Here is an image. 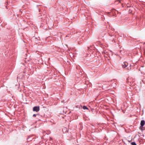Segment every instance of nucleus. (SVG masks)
Returning a JSON list of instances; mask_svg holds the SVG:
<instances>
[{
  "label": "nucleus",
  "mask_w": 145,
  "mask_h": 145,
  "mask_svg": "<svg viewBox=\"0 0 145 145\" xmlns=\"http://www.w3.org/2000/svg\"><path fill=\"white\" fill-rule=\"evenodd\" d=\"M76 108H79V109H80V106H78V105H76Z\"/></svg>",
  "instance_id": "obj_9"
},
{
  "label": "nucleus",
  "mask_w": 145,
  "mask_h": 145,
  "mask_svg": "<svg viewBox=\"0 0 145 145\" xmlns=\"http://www.w3.org/2000/svg\"><path fill=\"white\" fill-rule=\"evenodd\" d=\"M32 139L33 138H31V137L30 136H28L27 138V141L28 142L31 141Z\"/></svg>",
  "instance_id": "obj_5"
},
{
  "label": "nucleus",
  "mask_w": 145,
  "mask_h": 145,
  "mask_svg": "<svg viewBox=\"0 0 145 145\" xmlns=\"http://www.w3.org/2000/svg\"><path fill=\"white\" fill-rule=\"evenodd\" d=\"M83 108L84 110H85V109L88 110V108L87 107L85 106H83Z\"/></svg>",
  "instance_id": "obj_6"
},
{
  "label": "nucleus",
  "mask_w": 145,
  "mask_h": 145,
  "mask_svg": "<svg viewBox=\"0 0 145 145\" xmlns=\"http://www.w3.org/2000/svg\"><path fill=\"white\" fill-rule=\"evenodd\" d=\"M81 106V107H82V106L81 105L80 106Z\"/></svg>",
  "instance_id": "obj_14"
},
{
  "label": "nucleus",
  "mask_w": 145,
  "mask_h": 145,
  "mask_svg": "<svg viewBox=\"0 0 145 145\" xmlns=\"http://www.w3.org/2000/svg\"><path fill=\"white\" fill-rule=\"evenodd\" d=\"M110 35V36H112V35Z\"/></svg>",
  "instance_id": "obj_13"
},
{
  "label": "nucleus",
  "mask_w": 145,
  "mask_h": 145,
  "mask_svg": "<svg viewBox=\"0 0 145 145\" xmlns=\"http://www.w3.org/2000/svg\"><path fill=\"white\" fill-rule=\"evenodd\" d=\"M36 115H37V114H34L33 115V116L34 117H35L36 116Z\"/></svg>",
  "instance_id": "obj_10"
},
{
  "label": "nucleus",
  "mask_w": 145,
  "mask_h": 145,
  "mask_svg": "<svg viewBox=\"0 0 145 145\" xmlns=\"http://www.w3.org/2000/svg\"><path fill=\"white\" fill-rule=\"evenodd\" d=\"M131 144L132 145H137L136 143L135 142H131Z\"/></svg>",
  "instance_id": "obj_7"
},
{
  "label": "nucleus",
  "mask_w": 145,
  "mask_h": 145,
  "mask_svg": "<svg viewBox=\"0 0 145 145\" xmlns=\"http://www.w3.org/2000/svg\"><path fill=\"white\" fill-rule=\"evenodd\" d=\"M127 69H128V70H130V69H131V65H130L129 66V67L127 68Z\"/></svg>",
  "instance_id": "obj_8"
},
{
  "label": "nucleus",
  "mask_w": 145,
  "mask_h": 145,
  "mask_svg": "<svg viewBox=\"0 0 145 145\" xmlns=\"http://www.w3.org/2000/svg\"><path fill=\"white\" fill-rule=\"evenodd\" d=\"M112 86L113 87V88H114L115 86H113V84L112 85Z\"/></svg>",
  "instance_id": "obj_11"
},
{
  "label": "nucleus",
  "mask_w": 145,
  "mask_h": 145,
  "mask_svg": "<svg viewBox=\"0 0 145 145\" xmlns=\"http://www.w3.org/2000/svg\"><path fill=\"white\" fill-rule=\"evenodd\" d=\"M144 55H145V50L144 51Z\"/></svg>",
  "instance_id": "obj_12"
},
{
  "label": "nucleus",
  "mask_w": 145,
  "mask_h": 145,
  "mask_svg": "<svg viewBox=\"0 0 145 145\" xmlns=\"http://www.w3.org/2000/svg\"><path fill=\"white\" fill-rule=\"evenodd\" d=\"M127 82L128 84L130 86H133L135 84V80L134 79H131L129 78L127 79Z\"/></svg>",
  "instance_id": "obj_1"
},
{
  "label": "nucleus",
  "mask_w": 145,
  "mask_h": 145,
  "mask_svg": "<svg viewBox=\"0 0 145 145\" xmlns=\"http://www.w3.org/2000/svg\"><path fill=\"white\" fill-rule=\"evenodd\" d=\"M68 36V35H67L66 37Z\"/></svg>",
  "instance_id": "obj_15"
},
{
  "label": "nucleus",
  "mask_w": 145,
  "mask_h": 145,
  "mask_svg": "<svg viewBox=\"0 0 145 145\" xmlns=\"http://www.w3.org/2000/svg\"><path fill=\"white\" fill-rule=\"evenodd\" d=\"M40 110L39 106H34L33 108V110L34 111L38 112Z\"/></svg>",
  "instance_id": "obj_2"
},
{
  "label": "nucleus",
  "mask_w": 145,
  "mask_h": 145,
  "mask_svg": "<svg viewBox=\"0 0 145 145\" xmlns=\"http://www.w3.org/2000/svg\"><path fill=\"white\" fill-rule=\"evenodd\" d=\"M128 65V63L126 62H124L122 64V67L123 68H126Z\"/></svg>",
  "instance_id": "obj_3"
},
{
  "label": "nucleus",
  "mask_w": 145,
  "mask_h": 145,
  "mask_svg": "<svg viewBox=\"0 0 145 145\" xmlns=\"http://www.w3.org/2000/svg\"><path fill=\"white\" fill-rule=\"evenodd\" d=\"M144 125H145L144 121V120H141L140 122V128L141 127H143Z\"/></svg>",
  "instance_id": "obj_4"
},
{
  "label": "nucleus",
  "mask_w": 145,
  "mask_h": 145,
  "mask_svg": "<svg viewBox=\"0 0 145 145\" xmlns=\"http://www.w3.org/2000/svg\"><path fill=\"white\" fill-rule=\"evenodd\" d=\"M68 36V35H67L66 37Z\"/></svg>",
  "instance_id": "obj_16"
}]
</instances>
